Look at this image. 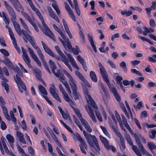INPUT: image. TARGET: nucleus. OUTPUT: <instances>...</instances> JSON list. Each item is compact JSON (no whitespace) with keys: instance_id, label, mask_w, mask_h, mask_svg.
Listing matches in <instances>:
<instances>
[{"instance_id":"1","label":"nucleus","mask_w":156,"mask_h":156,"mask_svg":"<svg viewBox=\"0 0 156 156\" xmlns=\"http://www.w3.org/2000/svg\"><path fill=\"white\" fill-rule=\"evenodd\" d=\"M83 133L89 145L94 148L93 152L96 154H100L101 148L96 137L94 135L88 133L84 130L83 131Z\"/></svg>"},{"instance_id":"2","label":"nucleus","mask_w":156,"mask_h":156,"mask_svg":"<svg viewBox=\"0 0 156 156\" xmlns=\"http://www.w3.org/2000/svg\"><path fill=\"white\" fill-rule=\"evenodd\" d=\"M37 15L41 21L42 24L43 26L44 29H42L43 33L46 35L48 36L50 38H52L54 41H55V39L54 38V36L53 34L50 31L49 28L45 23L43 17L40 12H39L37 14Z\"/></svg>"},{"instance_id":"3","label":"nucleus","mask_w":156,"mask_h":156,"mask_svg":"<svg viewBox=\"0 0 156 156\" xmlns=\"http://www.w3.org/2000/svg\"><path fill=\"white\" fill-rule=\"evenodd\" d=\"M82 85L84 96L87 100L89 101L92 107L94 109L97 110L98 109V107L92 98L89 94L88 90L85 86H87L85 84H84L83 83L82 84Z\"/></svg>"},{"instance_id":"4","label":"nucleus","mask_w":156,"mask_h":156,"mask_svg":"<svg viewBox=\"0 0 156 156\" xmlns=\"http://www.w3.org/2000/svg\"><path fill=\"white\" fill-rule=\"evenodd\" d=\"M4 3L11 17V21L16 20V14L12 7L6 1H4Z\"/></svg>"},{"instance_id":"5","label":"nucleus","mask_w":156,"mask_h":156,"mask_svg":"<svg viewBox=\"0 0 156 156\" xmlns=\"http://www.w3.org/2000/svg\"><path fill=\"white\" fill-rule=\"evenodd\" d=\"M41 42L44 51L47 53L51 56L55 57L57 60H61V58L59 56L54 55L51 50L43 41H41Z\"/></svg>"},{"instance_id":"6","label":"nucleus","mask_w":156,"mask_h":156,"mask_svg":"<svg viewBox=\"0 0 156 156\" xmlns=\"http://www.w3.org/2000/svg\"><path fill=\"white\" fill-rule=\"evenodd\" d=\"M14 79L18 86L20 92L21 93H23V90L26 91V87L24 83L23 82L17 74H16V77H14Z\"/></svg>"},{"instance_id":"7","label":"nucleus","mask_w":156,"mask_h":156,"mask_svg":"<svg viewBox=\"0 0 156 156\" xmlns=\"http://www.w3.org/2000/svg\"><path fill=\"white\" fill-rule=\"evenodd\" d=\"M48 63L53 73L57 77L60 76L61 75V71L60 69H59L57 70V72H55V70L56 69L57 67L54 62L52 60H49Z\"/></svg>"},{"instance_id":"8","label":"nucleus","mask_w":156,"mask_h":156,"mask_svg":"<svg viewBox=\"0 0 156 156\" xmlns=\"http://www.w3.org/2000/svg\"><path fill=\"white\" fill-rule=\"evenodd\" d=\"M28 49L29 53L32 58L36 62L37 64L39 66H41V62L38 58L34 53L33 50L30 48L28 47Z\"/></svg>"},{"instance_id":"9","label":"nucleus","mask_w":156,"mask_h":156,"mask_svg":"<svg viewBox=\"0 0 156 156\" xmlns=\"http://www.w3.org/2000/svg\"><path fill=\"white\" fill-rule=\"evenodd\" d=\"M8 31L10 35L11 38L12 40V43L14 47L18 52H19L20 51V49L17 47L16 40L14 36V34L10 28H8Z\"/></svg>"},{"instance_id":"10","label":"nucleus","mask_w":156,"mask_h":156,"mask_svg":"<svg viewBox=\"0 0 156 156\" xmlns=\"http://www.w3.org/2000/svg\"><path fill=\"white\" fill-rule=\"evenodd\" d=\"M75 74L78 77V78L82 81L81 83L82 84H83V83L84 84H85L88 87H90V84L88 83L87 81L85 79L84 77L82 75V74L80 73L78 71H76Z\"/></svg>"},{"instance_id":"11","label":"nucleus","mask_w":156,"mask_h":156,"mask_svg":"<svg viewBox=\"0 0 156 156\" xmlns=\"http://www.w3.org/2000/svg\"><path fill=\"white\" fill-rule=\"evenodd\" d=\"M66 55L68 57V58L70 62L71 65L74 68H76L77 70H79L80 68L79 66L77 65L76 62L74 60L72 55L69 53L66 54Z\"/></svg>"},{"instance_id":"12","label":"nucleus","mask_w":156,"mask_h":156,"mask_svg":"<svg viewBox=\"0 0 156 156\" xmlns=\"http://www.w3.org/2000/svg\"><path fill=\"white\" fill-rule=\"evenodd\" d=\"M5 60L2 62L9 68L12 69L14 67L10 59L6 56L4 57Z\"/></svg>"},{"instance_id":"13","label":"nucleus","mask_w":156,"mask_h":156,"mask_svg":"<svg viewBox=\"0 0 156 156\" xmlns=\"http://www.w3.org/2000/svg\"><path fill=\"white\" fill-rule=\"evenodd\" d=\"M100 72L102 77L106 83L109 81V80L108 79V76L105 68L100 69Z\"/></svg>"},{"instance_id":"14","label":"nucleus","mask_w":156,"mask_h":156,"mask_svg":"<svg viewBox=\"0 0 156 156\" xmlns=\"http://www.w3.org/2000/svg\"><path fill=\"white\" fill-rule=\"evenodd\" d=\"M75 136L78 140L80 142L81 144V145H83L85 149H87V146L86 143L85 142V141L81 137L79 133H76L75 134Z\"/></svg>"},{"instance_id":"15","label":"nucleus","mask_w":156,"mask_h":156,"mask_svg":"<svg viewBox=\"0 0 156 156\" xmlns=\"http://www.w3.org/2000/svg\"><path fill=\"white\" fill-rule=\"evenodd\" d=\"M23 58L27 66L30 68H31L32 66L30 63V59L27 54L25 53L24 55H23Z\"/></svg>"},{"instance_id":"16","label":"nucleus","mask_w":156,"mask_h":156,"mask_svg":"<svg viewBox=\"0 0 156 156\" xmlns=\"http://www.w3.org/2000/svg\"><path fill=\"white\" fill-rule=\"evenodd\" d=\"M99 87L102 90L105 96L102 97V98L103 101L105 102L107 101L108 99L107 94L106 92L105 88L103 84L101 83L99 84Z\"/></svg>"},{"instance_id":"17","label":"nucleus","mask_w":156,"mask_h":156,"mask_svg":"<svg viewBox=\"0 0 156 156\" xmlns=\"http://www.w3.org/2000/svg\"><path fill=\"white\" fill-rule=\"evenodd\" d=\"M12 22L15 29L20 36H21V29L19 25L16 21V20L11 21Z\"/></svg>"},{"instance_id":"18","label":"nucleus","mask_w":156,"mask_h":156,"mask_svg":"<svg viewBox=\"0 0 156 156\" xmlns=\"http://www.w3.org/2000/svg\"><path fill=\"white\" fill-rule=\"evenodd\" d=\"M53 27L56 30L58 33L60 35L64 40L68 41V37L65 36L64 34L62 32L61 30L55 24L53 25Z\"/></svg>"},{"instance_id":"19","label":"nucleus","mask_w":156,"mask_h":156,"mask_svg":"<svg viewBox=\"0 0 156 156\" xmlns=\"http://www.w3.org/2000/svg\"><path fill=\"white\" fill-rule=\"evenodd\" d=\"M89 111L88 113L92 120L95 122H96L97 120L95 115L94 114L93 110L90 106H88Z\"/></svg>"},{"instance_id":"20","label":"nucleus","mask_w":156,"mask_h":156,"mask_svg":"<svg viewBox=\"0 0 156 156\" xmlns=\"http://www.w3.org/2000/svg\"><path fill=\"white\" fill-rule=\"evenodd\" d=\"M87 37L89 40V42H90L91 45L94 51L96 52L97 51V49L96 48V47H95V45H94V42L93 40V38L92 37V35L90 33H89L87 34Z\"/></svg>"},{"instance_id":"21","label":"nucleus","mask_w":156,"mask_h":156,"mask_svg":"<svg viewBox=\"0 0 156 156\" xmlns=\"http://www.w3.org/2000/svg\"><path fill=\"white\" fill-rule=\"evenodd\" d=\"M106 83L109 88L110 91L114 95L118 93L115 86L112 84H111L109 81Z\"/></svg>"},{"instance_id":"22","label":"nucleus","mask_w":156,"mask_h":156,"mask_svg":"<svg viewBox=\"0 0 156 156\" xmlns=\"http://www.w3.org/2000/svg\"><path fill=\"white\" fill-rule=\"evenodd\" d=\"M16 135L19 138L20 141L24 144H26V141L23 137V135L20 132L18 131L16 132Z\"/></svg>"},{"instance_id":"23","label":"nucleus","mask_w":156,"mask_h":156,"mask_svg":"<svg viewBox=\"0 0 156 156\" xmlns=\"http://www.w3.org/2000/svg\"><path fill=\"white\" fill-rule=\"evenodd\" d=\"M143 28L145 30L143 31V33L144 35H147V33L150 32H154V30L151 27L147 28L145 26L143 27Z\"/></svg>"},{"instance_id":"24","label":"nucleus","mask_w":156,"mask_h":156,"mask_svg":"<svg viewBox=\"0 0 156 156\" xmlns=\"http://www.w3.org/2000/svg\"><path fill=\"white\" fill-rule=\"evenodd\" d=\"M10 1L12 4L13 5L14 8L18 12H19L20 11V9L17 6L20 3V2L18 0H13L12 1Z\"/></svg>"},{"instance_id":"25","label":"nucleus","mask_w":156,"mask_h":156,"mask_svg":"<svg viewBox=\"0 0 156 156\" xmlns=\"http://www.w3.org/2000/svg\"><path fill=\"white\" fill-rule=\"evenodd\" d=\"M38 88L39 91L42 94H44L46 95H47L48 93L47 91L42 85H39L38 86Z\"/></svg>"},{"instance_id":"26","label":"nucleus","mask_w":156,"mask_h":156,"mask_svg":"<svg viewBox=\"0 0 156 156\" xmlns=\"http://www.w3.org/2000/svg\"><path fill=\"white\" fill-rule=\"evenodd\" d=\"M69 83L71 86L72 92L77 90V87L75 83V81L74 80L71 81H69Z\"/></svg>"},{"instance_id":"27","label":"nucleus","mask_w":156,"mask_h":156,"mask_svg":"<svg viewBox=\"0 0 156 156\" xmlns=\"http://www.w3.org/2000/svg\"><path fill=\"white\" fill-rule=\"evenodd\" d=\"M69 83L71 86L72 92L77 90V87L75 83V81L74 80L71 81H69Z\"/></svg>"},{"instance_id":"28","label":"nucleus","mask_w":156,"mask_h":156,"mask_svg":"<svg viewBox=\"0 0 156 156\" xmlns=\"http://www.w3.org/2000/svg\"><path fill=\"white\" fill-rule=\"evenodd\" d=\"M90 76L92 81L95 82H97L98 80L96 75L94 71H91L90 72Z\"/></svg>"},{"instance_id":"29","label":"nucleus","mask_w":156,"mask_h":156,"mask_svg":"<svg viewBox=\"0 0 156 156\" xmlns=\"http://www.w3.org/2000/svg\"><path fill=\"white\" fill-rule=\"evenodd\" d=\"M37 54H38L39 57L41 60L42 62L43 63H45V61L44 60V55L42 53L40 49H39L37 51Z\"/></svg>"},{"instance_id":"30","label":"nucleus","mask_w":156,"mask_h":156,"mask_svg":"<svg viewBox=\"0 0 156 156\" xmlns=\"http://www.w3.org/2000/svg\"><path fill=\"white\" fill-rule=\"evenodd\" d=\"M20 20L22 25L23 26L24 28L27 30L28 32L29 33V34H30V32L29 30L27 25L26 24L25 22L23 20V19L21 18H20Z\"/></svg>"},{"instance_id":"31","label":"nucleus","mask_w":156,"mask_h":156,"mask_svg":"<svg viewBox=\"0 0 156 156\" xmlns=\"http://www.w3.org/2000/svg\"><path fill=\"white\" fill-rule=\"evenodd\" d=\"M64 40L66 43V47H64V48L68 51H71V50L73 49V48H72V46L70 43L69 41V38H68V41H66L65 40Z\"/></svg>"},{"instance_id":"32","label":"nucleus","mask_w":156,"mask_h":156,"mask_svg":"<svg viewBox=\"0 0 156 156\" xmlns=\"http://www.w3.org/2000/svg\"><path fill=\"white\" fill-rule=\"evenodd\" d=\"M99 137L101 140L102 143L104 144L105 147L106 148L108 145V141L105 138L101 135Z\"/></svg>"},{"instance_id":"33","label":"nucleus","mask_w":156,"mask_h":156,"mask_svg":"<svg viewBox=\"0 0 156 156\" xmlns=\"http://www.w3.org/2000/svg\"><path fill=\"white\" fill-rule=\"evenodd\" d=\"M124 136L126 140L127 141V143L129 144L130 146L132 145L133 144V143L129 135L126 134Z\"/></svg>"},{"instance_id":"34","label":"nucleus","mask_w":156,"mask_h":156,"mask_svg":"<svg viewBox=\"0 0 156 156\" xmlns=\"http://www.w3.org/2000/svg\"><path fill=\"white\" fill-rule=\"evenodd\" d=\"M2 17L3 18L4 21L6 25L8 26L10 22L9 20V18L6 17V14L4 12H2Z\"/></svg>"},{"instance_id":"35","label":"nucleus","mask_w":156,"mask_h":156,"mask_svg":"<svg viewBox=\"0 0 156 156\" xmlns=\"http://www.w3.org/2000/svg\"><path fill=\"white\" fill-rule=\"evenodd\" d=\"M115 134L119 138L121 144L125 143V140L122 134L119 131Z\"/></svg>"},{"instance_id":"36","label":"nucleus","mask_w":156,"mask_h":156,"mask_svg":"<svg viewBox=\"0 0 156 156\" xmlns=\"http://www.w3.org/2000/svg\"><path fill=\"white\" fill-rule=\"evenodd\" d=\"M119 66L124 72H127V68L126 66V63L124 61H123L121 62L119 64Z\"/></svg>"},{"instance_id":"37","label":"nucleus","mask_w":156,"mask_h":156,"mask_svg":"<svg viewBox=\"0 0 156 156\" xmlns=\"http://www.w3.org/2000/svg\"><path fill=\"white\" fill-rule=\"evenodd\" d=\"M15 72H16L17 73L16 74H18L20 76H23V75L22 73L19 68L16 66V67H14V68L12 69Z\"/></svg>"},{"instance_id":"38","label":"nucleus","mask_w":156,"mask_h":156,"mask_svg":"<svg viewBox=\"0 0 156 156\" xmlns=\"http://www.w3.org/2000/svg\"><path fill=\"white\" fill-rule=\"evenodd\" d=\"M15 72H16L17 73L16 74H18L20 76H23V75L22 73L19 68L16 66V67H14V68L12 69Z\"/></svg>"},{"instance_id":"39","label":"nucleus","mask_w":156,"mask_h":156,"mask_svg":"<svg viewBox=\"0 0 156 156\" xmlns=\"http://www.w3.org/2000/svg\"><path fill=\"white\" fill-rule=\"evenodd\" d=\"M21 13L23 16L29 22L32 20L31 18L29 16L27 13L23 11H21Z\"/></svg>"},{"instance_id":"40","label":"nucleus","mask_w":156,"mask_h":156,"mask_svg":"<svg viewBox=\"0 0 156 156\" xmlns=\"http://www.w3.org/2000/svg\"><path fill=\"white\" fill-rule=\"evenodd\" d=\"M49 16L50 17L55 19L57 22L59 23V20L58 18L55 14L54 12H53L49 14Z\"/></svg>"},{"instance_id":"41","label":"nucleus","mask_w":156,"mask_h":156,"mask_svg":"<svg viewBox=\"0 0 156 156\" xmlns=\"http://www.w3.org/2000/svg\"><path fill=\"white\" fill-rule=\"evenodd\" d=\"M156 130H151L149 133V137L152 139L155 138L156 137Z\"/></svg>"},{"instance_id":"42","label":"nucleus","mask_w":156,"mask_h":156,"mask_svg":"<svg viewBox=\"0 0 156 156\" xmlns=\"http://www.w3.org/2000/svg\"><path fill=\"white\" fill-rule=\"evenodd\" d=\"M6 138L8 140L9 143L14 142V139L13 136L10 134H7L6 136Z\"/></svg>"},{"instance_id":"43","label":"nucleus","mask_w":156,"mask_h":156,"mask_svg":"<svg viewBox=\"0 0 156 156\" xmlns=\"http://www.w3.org/2000/svg\"><path fill=\"white\" fill-rule=\"evenodd\" d=\"M73 97L75 100L79 99L80 96V94L77 91V90L73 91Z\"/></svg>"},{"instance_id":"44","label":"nucleus","mask_w":156,"mask_h":156,"mask_svg":"<svg viewBox=\"0 0 156 156\" xmlns=\"http://www.w3.org/2000/svg\"><path fill=\"white\" fill-rule=\"evenodd\" d=\"M73 109L79 119L82 117L81 114H80V110L76 108H73Z\"/></svg>"},{"instance_id":"45","label":"nucleus","mask_w":156,"mask_h":156,"mask_svg":"<svg viewBox=\"0 0 156 156\" xmlns=\"http://www.w3.org/2000/svg\"><path fill=\"white\" fill-rule=\"evenodd\" d=\"M147 146L150 150L156 149V146L152 142H148L147 143Z\"/></svg>"},{"instance_id":"46","label":"nucleus","mask_w":156,"mask_h":156,"mask_svg":"<svg viewBox=\"0 0 156 156\" xmlns=\"http://www.w3.org/2000/svg\"><path fill=\"white\" fill-rule=\"evenodd\" d=\"M17 148L20 154H21L22 156H24V154H26L24 150L17 144Z\"/></svg>"},{"instance_id":"47","label":"nucleus","mask_w":156,"mask_h":156,"mask_svg":"<svg viewBox=\"0 0 156 156\" xmlns=\"http://www.w3.org/2000/svg\"><path fill=\"white\" fill-rule=\"evenodd\" d=\"M109 126L111 127L112 128L115 133L119 132V131L116 129L117 126V125H116V126H115V127H114L113 125V123L110 121H109Z\"/></svg>"},{"instance_id":"48","label":"nucleus","mask_w":156,"mask_h":156,"mask_svg":"<svg viewBox=\"0 0 156 156\" xmlns=\"http://www.w3.org/2000/svg\"><path fill=\"white\" fill-rule=\"evenodd\" d=\"M60 55L62 57V58H61V60L64 63L69 61L67 58L63 53Z\"/></svg>"},{"instance_id":"49","label":"nucleus","mask_w":156,"mask_h":156,"mask_svg":"<svg viewBox=\"0 0 156 156\" xmlns=\"http://www.w3.org/2000/svg\"><path fill=\"white\" fill-rule=\"evenodd\" d=\"M100 128H101V129L103 130V131L104 133L108 137L110 138V135L108 133V131L107 130V129H106V128L104 126H100Z\"/></svg>"},{"instance_id":"50","label":"nucleus","mask_w":156,"mask_h":156,"mask_svg":"<svg viewBox=\"0 0 156 156\" xmlns=\"http://www.w3.org/2000/svg\"><path fill=\"white\" fill-rule=\"evenodd\" d=\"M2 86L4 87L7 93L9 92V87L7 83L5 82H2Z\"/></svg>"},{"instance_id":"51","label":"nucleus","mask_w":156,"mask_h":156,"mask_svg":"<svg viewBox=\"0 0 156 156\" xmlns=\"http://www.w3.org/2000/svg\"><path fill=\"white\" fill-rule=\"evenodd\" d=\"M95 112L96 116V117L98 120L101 122L102 121L101 116L99 112L97 110H95Z\"/></svg>"},{"instance_id":"52","label":"nucleus","mask_w":156,"mask_h":156,"mask_svg":"<svg viewBox=\"0 0 156 156\" xmlns=\"http://www.w3.org/2000/svg\"><path fill=\"white\" fill-rule=\"evenodd\" d=\"M115 114L116 119L119 124H122V121L121 119L120 115L119 114L118 112L116 111H115Z\"/></svg>"},{"instance_id":"53","label":"nucleus","mask_w":156,"mask_h":156,"mask_svg":"<svg viewBox=\"0 0 156 156\" xmlns=\"http://www.w3.org/2000/svg\"><path fill=\"white\" fill-rule=\"evenodd\" d=\"M55 141L58 144L60 147H62V145L58 140V138L55 134L51 136Z\"/></svg>"},{"instance_id":"54","label":"nucleus","mask_w":156,"mask_h":156,"mask_svg":"<svg viewBox=\"0 0 156 156\" xmlns=\"http://www.w3.org/2000/svg\"><path fill=\"white\" fill-rule=\"evenodd\" d=\"M137 145L141 152L142 153H144L146 151V150L144 148V147L142 144L141 142L139 144H137Z\"/></svg>"},{"instance_id":"55","label":"nucleus","mask_w":156,"mask_h":156,"mask_svg":"<svg viewBox=\"0 0 156 156\" xmlns=\"http://www.w3.org/2000/svg\"><path fill=\"white\" fill-rule=\"evenodd\" d=\"M77 58L81 65L86 63L80 55H78L77 56Z\"/></svg>"},{"instance_id":"56","label":"nucleus","mask_w":156,"mask_h":156,"mask_svg":"<svg viewBox=\"0 0 156 156\" xmlns=\"http://www.w3.org/2000/svg\"><path fill=\"white\" fill-rule=\"evenodd\" d=\"M0 51L6 56H8L9 55V54L8 51L4 49H0Z\"/></svg>"},{"instance_id":"57","label":"nucleus","mask_w":156,"mask_h":156,"mask_svg":"<svg viewBox=\"0 0 156 156\" xmlns=\"http://www.w3.org/2000/svg\"><path fill=\"white\" fill-rule=\"evenodd\" d=\"M80 49L78 48L77 46H76L75 48H73V49L71 50L72 52L75 55H78Z\"/></svg>"},{"instance_id":"58","label":"nucleus","mask_w":156,"mask_h":156,"mask_svg":"<svg viewBox=\"0 0 156 156\" xmlns=\"http://www.w3.org/2000/svg\"><path fill=\"white\" fill-rule=\"evenodd\" d=\"M21 35L22 34V33L23 35L27 39L28 38V37H29V36H30L29 34H28V32L27 31V30H21Z\"/></svg>"},{"instance_id":"59","label":"nucleus","mask_w":156,"mask_h":156,"mask_svg":"<svg viewBox=\"0 0 156 156\" xmlns=\"http://www.w3.org/2000/svg\"><path fill=\"white\" fill-rule=\"evenodd\" d=\"M52 95L54 98L55 99L58 101L60 102H61V101L60 97H59L58 94L56 92L52 94Z\"/></svg>"},{"instance_id":"60","label":"nucleus","mask_w":156,"mask_h":156,"mask_svg":"<svg viewBox=\"0 0 156 156\" xmlns=\"http://www.w3.org/2000/svg\"><path fill=\"white\" fill-rule=\"evenodd\" d=\"M131 72L133 73H135V74H136L138 75V76H142V75L140 71L136 70V69H131Z\"/></svg>"},{"instance_id":"61","label":"nucleus","mask_w":156,"mask_h":156,"mask_svg":"<svg viewBox=\"0 0 156 156\" xmlns=\"http://www.w3.org/2000/svg\"><path fill=\"white\" fill-rule=\"evenodd\" d=\"M82 124L85 127L88 125L89 124L88 122L82 117L79 119Z\"/></svg>"},{"instance_id":"62","label":"nucleus","mask_w":156,"mask_h":156,"mask_svg":"<svg viewBox=\"0 0 156 156\" xmlns=\"http://www.w3.org/2000/svg\"><path fill=\"white\" fill-rule=\"evenodd\" d=\"M79 34L81 38L82 39V42L83 43H85V37L82 30H80V31L79 32Z\"/></svg>"},{"instance_id":"63","label":"nucleus","mask_w":156,"mask_h":156,"mask_svg":"<svg viewBox=\"0 0 156 156\" xmlns=\"http://www.w3.org/2000/svg\"><path fill=\"white\" fill-rule=\"evenodd\" d=\"M52 86L53 88H52V87H50L49 89V91L50 92V93L51 95L52 94H53L55 92V84H53L52 85Z\"/></svg>"},{"instance_id":"64","label":"nucleus","mask_w":156,"mask_h":156,"mask_svg":"<svg viewBox=\"0 0 156 156\" xmlns=\"http://www.w3.org/2000/svg\"><path fill=\"white\" fill-rule=\"evenodd\" d=\"M142 101H140L138 102L136 105H134V107L135 109H140L142 107Z\"/></svg>"}]
</instances>
